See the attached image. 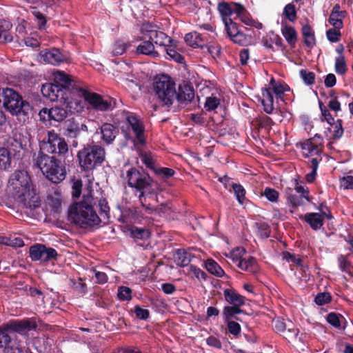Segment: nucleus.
I'll return each instance as SVG.
<instances>
[{
  "label": "nucleus",
  "mask_w": 353,
  "mask_h": 353,
  "mask_svg": "<svg viewBox=\"0 0 353 353\" xmlns=\"http://www.w3.org/2000/svg\"><path fill=\"white\" fill-rule=\"evenodd\" d=\"M126 178L128 185L135 189L136 192L139 193L152 188V185L157 183L148 173L143 169L139 170L134 167L127 171Z\"/></svg>",
  "instance_id": "6e6552de"
},
{
  "label": "nucleus",
  "mask_w": 353,
  "mask_h": 353,
  "mask_svg": "<svg viewBox=\"0 0 353 353\" xmlns=\"http://www.w3.org/2000/svg\"><path fill=\"white\" fill-rule=\"evenodd\" d=\"M220 105V100L215 97H207L205 103V108L207 111L214 110Z\"/></svg>",
  "instance_id": "338daca9"
},
{
  "label": "nucleus",
  "mask_w": 353,
  "mask_h": 353,
  "mask_svg": "<svg viewBox=\"0 0 353 353\" xmlns=\"http://www.w3.org/2000/svg\"><path fill=\"white\" fill-rule=\"evenodd\" d=\"M174 260L179 266H187L191 261V254L183 249H178L174 254Z\"/></svg>",
  "instance_id": "f704fd0d"
},
{
  "label": "nucleus",
  "mask_w": 353,
  "mask_h": 353,
  "mask_svg": "<svg viewBox=\"0 0 353 353\" xmlns=\"http://www.w3.org/2000/svg\"><path fill=\"white\" fill-rule=\"evenodd\" d=\"M301 34L304 39V43L309 48H312L316 43L314 35V31L312 26L309 24L303 26L301 28Z\"/></svg>",
  "instance_id": "2f4dec72"
},
{
  "label": "nucleus",
  "mask_w": 353,
  "mask_h": 353,
  "mask_svg": "<svg viewBox=\"0 0 353 353\" xmlns=\"http://www.w3.org/2000/svg\"><path fill=\"white\" fill-rule=\"evenodd\" d=\"M299 73L301 79L306 85H311L314 83L316 75L313 72L302 69L300 70Z\"/></svg>",
  "instance_id": "bf43d9fd"
},
{
  "label": "nucleus",
  "mask_w": 353,
  "mask_h": 353,
  "mask_svg": "<svg viewBox=\"0 0 353 353\" xmlns=\"http://www.w3.org/2000/svg\"><path fill=\"white\" fill-rule=\"evenodd\" d=\"M262 195L265 196L266 199L271 202H276L279 194L275 189L267 187L265 188Z\"/></svg>",
  "instance_id": "774afa93"
},
{
  "label": "nucleus",
  "mask_w": 353,
  "mask_h": 353,
  "mask_svg": "<svg viewBox=\"0 0 353 353\" xmlns=\"http://www.w3.org/2000/svg\"><path fill=\"white\" fill-rule=\"evenodd\" d=\"M223 296L226 302L230 305H244L245 298L239 294L232 288H227L223 290Z\"/></svg>",
  "instance_id": "bb28decb"
},
{
  "label": "nucleus",
  "mask_w": 353,
  "mask_h": 353,
  "mask_svg": "<svg viewBox=\"0 0 353 353\" xmlns=\"http://www.w3.org/2000/svg\"><path fill=\"white\" fill-rule=\"evenodd\" d=\"M136 317L139 320H147L150 316V311L147 309L142 308L140 305H137L132 309Z\"/></svg>",
  "instance_id": "680f3d73"
},
{
  "label": "nucleus",
  "mask_w": 353,
  "mask_h": 353,
  "mask_svg": "<svg viewBox=\"0 0 353 353\" xmlns=\"http://www.w3.org/2000/svg\"><path fill=\"white\" fill-rule=\"evenodd\" d=\"M65 56L61 52L59 49L56 48L50 49L46 48V63L57 65L65 62Z\"/></svg>",
  "instance_id": "a878e982"
},
{
  "label": "nucleus",
  "mask_w": 353,
  "mask_h": 353,
  "mask_svg": "<svg viewBox=\"0 0 353 353\" xmlns=\"http://www.w3.org/2000/svg\"><path fill=\"white\" fill-rule=\"evenodd\" d=\"M47 151L52 154H65L68 151V146L63 138L54 131L48 132Z\"/></svg>",
  "instance_id": "dca6fc26"
},
{
  "label": "nucleus",
  "mask_w": 353,
  "mask_h": 353,
  "mask_svg": "<svg viewBox=\"0 0 353 353\" xmlns=\"http://www.w3.org/2000/svg\"><path fill=\"white\" fill-rule=\"evenodd\" d=\"M299 145L303 157H309L316 155L318 156V158L321 157L320 155L323 150V139L319 134H316L314 137L300 143ZM296 145L298 146L299 144Z\"/></svg>",
  "instance_id": "4468645a"
},
{
  "label": "nucleus",
  "mask_w": 353,
  "mask_h": 353,
  "mask_svg": "<svg viewBox=\"0 0 353 353\" xmlns=\"http://www.w3.org/2000/svg\"><path fill=\"white\" fill-rule=\"evenodd\" d=\"M158 184L141 192L138 196L139 201L148 214H152L158 210Z\"/></svg>",
  "instance_id": "9b49d317"
},
{
  "label": "nucleus",
  "mask_w": 353,
  "mask_h": 353,
  "mask_svg": "<svg viewBox=\"0 0 353 353\" xmlns=\"http://www.w3.org/2000/svg\"><path fill=\"white\" fill-rule=\"evenodd\" d=\"M152 41L153 42V44L155 43L156 45L164 46L165 48L168 46H173L174 43H177L176 40L172 39L165 33L159 30L157 33H155L154 40H152Z\"/></svg>",
  "instance_id": "58836bf2"
},
{
  "label": "nucleus",
  "mask_w": 353,
  "mask_h": 353,
  "mask_svg": "<svg viewBox=\"0 0 353 353\" xmlns=\"http://www.w3.org/2000/svg\"><path fill=\"white\" fill-rule=\"evenodd\" d=\"M37 327V324L34 319H12L1 325L0 330L10 335H15V333L23 335L36 330Z\"/></svg>",
  "instance_id": "9d476101"
},
{
  "label": "nucleus",
  "mask_w": 353,
  "mask_h": 353,
  "mask_svg": "<svg viewBox=\"0 0 353 353\" xmlns=\"http://www.w3.org/2000/svg\"><path fill=\"white\" fill-rule=\"evenodd\" d=\"M12 24L9 21H0V43L11 42L13 39L10 30Z\"/></svg>",
  "instance_id": "c9c22d12"
},
{
  "label": "nucleus",
  "mask_w": 353,
  "mask_h": 353,
  "mask_svg": "<svg viewBox=\"0 0 353 353\" xmlns=\"http://www.w3.org/2000/svg\"><path fill=\"white\" fill-rule=\"evenodd\" d=\"M66 128V136L71 138L77 137L81 132L88 131V127L86 125L81 122V119L71 118L65 121Z\"/></svg>",
  "instance_id": "aec40b11"
},
{
  "label": "nucleus",
  "mask_w": 353,
  "mask_h": 353,
  "mask_svg": "<svg viewBox=\"0 0 353 353\" xmlns=\"http://www.w3.org/2000/svg\"><path fill=\"white\" fill-rule=\"evenodd\" d=\"M194 90L193 87L188 83L179 85L178 91L176 90L175 99L179 103H188L194 99Z\"/></svg>",
  "instance_id": "4be33fe9"
},
{
  "label": "nucleus",
  "mask_w": 353,
  "mask_h": 353,
  "mask_svg": "<svg viewBox=\"0 0 353 353\" xmlns=\"http://www.w3.org/2000/svg\"><path fill=\"white\" fill-rule=\"evenodd\" d=\"M81 169L89 172L101 166L105 159V149L94 141L84 145L77 154Z\"/></svg>",
  "instance_id": "20e7f679"
},
{
  "label": "nucleus",
  "mask_w": 353,
  "mask_h": 353,
  "mask_svg": "<svg viewBox=\"0 0 353 353\" xmlns=\"http://www.w3.org/2000/svg\"><path fill=\"white\" fill-rule=\"evenodd\" d=\"M99 207L100 210V214L103 219H107L110 217V207L108 205L106 199L102 198L99 200Z\"/></svg>",
  "instance_id": "0e129e2a"
},
{
  "label": "nucleus",
  "mask_w": 353,
  "mask_h": 353,
  "mask_svg": "<svg viewBox=\"0 0 353 353\" xmlns=\"http://www.w3.org/2000/svg\"><path fill=\"white\" fill-rule=\"evenodd\" d=\"M331 128L330 130L333 131V138L334 139H339L342 137L343 134V128L342 127V121L341 119H338L336 122L334 121L332 124H330Z\"/></svg>",
  "instance_id": "052dcab7"
},
{
  "label": "nucleus",
  "mask_w": 353,
  "mask_h": 353,
  "mask_svg": "<svg viewBox=\"0 0 353 353\" xmlns=\"http://www.w3.org/2000/svg\"><path fill=\"white\" fill-rule=\"evenodd\" d=\"M232 188L234 192V194L238 201L239 203L241 205L244 204L245 201L246 200L245 194L246 190L243 188L242 185L240 183H233L232 184Z\"/></svg>",
  "instance_id": "49530a36"
},
{
  "label": "nucleus",
  "mask_w": 353,
  "mask_h": 353,
  "mask_svg": "<svg viewBox=\"0 0 353 353\" xmlns=\"http://www.w3.org/2000/svg\"><path fill=\"white\" fill-rule=\"evenodd\" d=\"M283 258L288 262L291 261L299 267H303V260L299 255L291 254L290 252L285 251L283 252Z\"/></svg>",
  "instance_id": "69168bd1"
},
{
  "label": "nucleus",
  "mask_w": 353,
  "mask_h": 353,
  "mask_svg": "<svg viewBox=\"0 0 353 353\" xmlns=\"http://www.w3.org/2000/svg\"><path fill=\"white\" fill-rule=\"evenodd\" d=\"M227 324V330L228 332L233 335L234 337L237 338L241 333V327L239 323L235 321H225Z\"/></svg>",
  "instance_id": "5fc2aeb1"
},
{
  "label": "nucleus",
  "mask_w": 353,
  "mask_h": 353,
  "mask_svg": "<svg viewBox=\"0 0 353 353\" xmlns=\"http://www.w3.org/2000/svg\"><path fill=\"white\" fill-rule=\"evenodd\" d=\"M59 0H46V21H47V18H52L54 16V12H56L57 3Z\"/></svg>",
  "instance_id": "13d9d810"
},
{
  "label": "nucleus",
  "mask_w": 353,
  "mask_h": 353,
  "mask_svg": "<svg viewBox=\"0 0 353 353\" xmlns=\"http://www.w3.org/2000/svg\"><path fill=\"white\" fill-rule=\"evenodd\" d=\"M348 255L340 254L338 256L339 268L342 272L347 273L350 276L353 277L351 269L353 268L352 263L347 260Z\"/></svg>",
  "instance_id": "a18cd8bd"
},
{
  "label": "nucleus",
  "mask_w": 353,
  "mask_h": 353,
  "mask_svg": "<svg viewBox=\"0 0 353 353\" xmlns=\"http://www.w3.org/2000/svg\"><path fill=\"white\" fill-rule=\"evenodd\" d=\"M281 33L288 43L294 47L297 41V33L294 28L289 26H282Z\"/></svg>",
  "instance_id": "e433bc0d"
},
{
  "label": "nucleus",
  "mask_w": 353,
  "mask_h": 353,
  "mask_svg": "<svg viewBox=\"0 0 353 353\" xmlns=\"http://www.w3.org/2000/svg\"><path fill=\"white\" fill-rule=\"evenodd\" d=\"M95 204V199L92 195H83L81 201L70 207L69 216L76 225L82 228L98 225L101 220L94 209Z\"/></svg>",
  "instance_id": "7ed1b4c3"
},
{
  "label": "nucleus",
  "mask_w": 353,
  "mask_h": 353,
  "mask_svg": "<svg viewBox=\"0 0 353 353\" xmlns=\"http://www.w3.org/2000/svg\"><path fill=\"white\" fill-rule=\"evenodd\" d=\"M332 301V296L329 292H319L315 298L314 302L318 305H323Z\"/></svg>",
  "instance_id": "4d7b16f0"
},
{
  "label": "nucleus",
  "mask_w": 353,
  "mask_h": 353,
  "mask_svg": "<svg viewBox=\"0 0 353 353\" xmlns=\"http://www.w3.org/2000/svg\"><path fill=\"white\" fill-rule=\"evenodd\" d=\"M130 236L134 239L137 245L146 248L148 243L146 241L150 239L151 232L145 228L132 226L130 230Z\"/></svg>",
  "instance_id": "412c9836"
},
{
  "label": "nucleus",
  "mask_w": 353,
  "mask_h": 353,
  "mask_svg": "<svg viewBox=\"0 0 353 353\" xmlns=\"http://www.w3.org/2000/svg\"><path fill=\"white\" fill-rule=\"evenodd\" d=\"M44 145V139L39 141L40 150L37 155L35 153L33 155L32 168L36 174L44 175L43 161L44 160V153L42 150V147Z\"/></svg>",
  "instance_id": "cd10ccee"
},
{
  "label": "nucleus",
  "mask_w": 353,
  "mask_h": 353,
  "mask_svg": "<svg viewBox=\"0 0 353 353\" xmlns=\"http://www.w3.org/2000/svg\"><path fill=\"white\" fill-rule=\"evenodd\" d=\"M46 179L54 184L62 182L66 176L65 167L59 159L55 157H48L46 154Z\"/></svg>",
  "instance_id": "1a4fd4ad"
},
{
  "label": "nucleus",
  "mask_w": 353,
  "mask_h": 353,
  "mask_svg": "<svg viewBox=\"0 0 353 353\" xmlns=\"http://www.w3.org/2000/svg\"><path fill=\"white\" fill-rule=\"evenodd\" d=\"M257 229V235L261 239H268L270 236V228L265 222H260L255 223Z\"/></svg>",
  "instance_id": "864d4df0"
},
{
  "label": "nucleus",
  "mask_w": 353,
  "mask_h": 353,
  "mask_svg": "<svg viewBox=\"0 0 353 353\" xmlns=\"http://www.w3.org/2000/svg\"><path fill=\"white\" fill-rule=\"evenodd\" d=\"M11 154L4 147H0V170H8L11 167Z\"/></svg>",
  "instance_id": "a19ab883"
},
{
  "label": "nucleus",
  "mask_w": 353,
  "mask_h": 353,
  "mask_svg": "<svg viewBox=\"0 0 353 353\" xmlns=\"http://www.w3.org/2000/svg\"><path fill=\"white\" fill-rule=\"evenodd\" d=\"M254 122L259 129L264 128L268 130H270L272 125L274 124L273 120L265 114L259 115L255 119Z\"/></svg>",
  "instance_id": "c03bdc74"
},
{
  "label": "nucleus",
  "mask_w": 353,
  "mask_h": 353,
  "mask_svg": "<svg viewBox=\"0 0 353 353\" xmlns=\"http://www.w3.org/2000/svg\"><path fill=\"white\" fill-rule=\"evenodd\" d=\"M0 350L3 353H23L20 341L16 335L0 330Z\"/></svg>",
  "instance_id": "2eb2a0df"
},
{
  "label": "nucleus",
  "mask_w": 353,
  "mask_h": 353,
  "mask_svg": "<svg viewBox=\"0 0 353 353\" xmlns=\"http://www.w3.org/2000/svg\"><path fill=\"white\" fill-rule=\"evenodd\" d=\"M118 298L121 301H130L132 299V290L125 286H121L118 289Z\"/></svg>",
  "instance_id": "e2e57ef3"
},
{
  "label": "nucleus",
  "mask_w": 353,
  "mask_h": 353,
  "mask_svg": "<svg viewBox=\"0 0 353 353\" xmlns=\"http://www.w3.org/2000/svg\"><path fill=\"white\" fill-rule=\"evenodd\" d=\"M322 160V158L314 157L312 158L310 161V167L312 169L311 172L308 173L305 176L306 181L308 183H313L316 179V176L317 174V169L319 168V164L320 161Z\"/></svg>",
  "instance_id": "37998d69"
},
{
  "label": "nucleus",
  "mask_w": 353,
  "mask_h": 353,
  "mask_svg": "<svg viewBox=\"0 0 353 353\" xmlns=\"http://www.w3.org/2000/svg\"><path fill=\"white\" fill-rule=\"evenodd\" d=\"M46 114H48L50 121L61 122L67 117L68 110L59 106L52 107L48 110L46 108Z\"/></svg>",
  "instance_id": "7c9ffc66"
},
{
  "label": "nucleus",
  "mask_w": 353,
  "mask_h": 353,
  "mask_svg": "<svg viewBox=\"0 0 353 353\" xmlns=\"http://www.w3.org/2000/svg\"><path fill=\"white\" fill-rule=\"evenodd\" d=\"M205 268L208 272L217 277H222L225 274L222 268L212 259H208L205 261Z\"/></svg>",
  "instance_id": "ea45409f"
},
{
  "label": "nucleus",
  "mask_w": 353,
  "mask_h": 353,
  "mask_svg": "<svg viewBox=\"0 0 353 353\" xmlns=\"http://www.w3.org/2000/svg\"><path fill=\"white\" fill-rule=\"evenodd\" d=\"M185 43L193 48L204 49L206 46L205 38L197 32H192L185 35Z\"/></svg>",
  "instance_id": "b1692460"
},
{
  "label": "nucleus",
  "mask_w": 353,
  "mask_h": 353,
  "mask_svg": "<svg viewBox=\"0 0 353 353\" xmlns=\"http://www.w3.org/2000/svg\"><path fill=\"white\" fill-rule=\"evenodd\" d=\"M123 115L134 134L136 141L141 145H145L146 136L143 121L134 113L129 111H123Z\"/></svg>",
  "instance_id": "f8f14e48"
},
{
  "label": "nucleus",
  "mask_w": 353,
  "mask_h": 353,
  "mask_svg": "<svg viewBox=\"0 0 353 353\" xmlns=\"http://www.w3.org/2000/svg\"><path fill=\"white\" fill-rule=\"evenodd\" d=\"M242 305H226L223 307L222 311V315L225 321L232 320L236 316L243 314H247L246 312L241 309Z\"/></svg>",
  "instance_id": "473e14b6"
},
{
  "label": "nucleus",
  "mask_w": 353,
  "mask_h": 353,
  "mask_svg": "<svg viewBox=\"0 0 353 353\" xmlns=\"http://www.w3.org/2000/svg\"><path fill=\"white\" fill-rule=\"evenodd\" d=\"M287 85H283L281 83H276L274 78L270 81V87L262 89L261 103L263 106V110L267 114H272L274 110V97L276 95V99L284 101V93L289 90Z\"/></svg>",
  "instance_id": "0eeeda50"
},
{
  "label": "nucleus",
  "mask_w": 353,
  "mask_h": 353,
  "mask_svg": "<svg viewBox=\"0 0 353 353\" xmlns=\"http://www.w3.org/2000/svg\"><path fill=\"white\" fill-rule=\"evenodd\" d=\"M53 82L46 83V99L51 101H60L66 105L69 111L79 112L83 105L81 98L83 97L91 108L97 112H106L111 109V101L105 100L96 92L83 88L71 76L63 71L52 72Z\"/></svg>",
  "instance_id": "f257e3e1"
},
{
  "label": "nucleus",
  "mask_w": 353,
  "mask_h": 353,
  "mask_svg": "<svg viewBox=\"0 0 353 353\" xmlns=\"http://www.w3.org/2000/svg\"><path fill=\"white\" fill-rule=\"evenodd\" d=\"M7 149L14 157L19 159L21 151L25 150L27 145V138L21 133L15 132L9 137L7 141Z\"/></svg>",
  "instance_id": "a211bd4d"
},
{
  "label": "nucleus",
  "mask_w": 353,
  "mask_h": 353,
  "mask_svg": "<svg viewBox=\"0 0 353 353\" xmlns=\"http://www.w3.org/2000/svg\"><path fill=\"white\" fill-rule=\"evenodd\" d=\"M237 266L241 270L250 272L251 273H256L259 270L257 261L254 256H249L248 258L243 256V259L239 261Z\"/></svg>",
  "instance_id": "c756f323"
},
{
  "label": "nucleus",
  "mask_w": 353,
  "mask_h": 353,
  "mask_svg": "<svg viewBox=\"0 0 353 353\" xmlns=\"http://www.w3.org/2000/svg\"><path fill=\"white\" fill-rule=\"evenodd\" d=\"M300 218L314 230H319L324 224L323 215L317 212H307Z\"/></svg>",
  "instance_id": "393cba45"
},
{
  "label": "nucleus",
  "mask_w": 353,
  "mask_h": 353,
  "mask_svg": "<svg viewBox=\"0 0 353 353\" xmlns=\"http://www.w3.org/2000/svg\"><path fill=\"white\" fill-rule=\"evenodd\" d=\"M12 115L27 114L30 105L22 99V97L12 88L0 89V105Z\"/></svg>",
  "instance_id": "423d86ee"
},
{
  "label": "nucleus",
  "mask_w": 353,
  "mask_h": 353,
  "mask_svg": "<svg viewBox=\"0 0 353 353\" xmlns=\"http://www.w3.org/2000/svg\"><path fill=\"white\" fill-rule=\"evenodd\" d=\"M8 189L14 201L25 208L36 209L41 205L39 196L27 171H14L9 179Z\"/></svg>",
  "instance_id": "f03ea898"
},
{
  "label": "nucleus",
  "mask_w": 353,
  "mask_h": 353,
  "mask_svg": "<svg viewBox=\"0 0 353 353\" xmlns=\"http://www.w3.org/2000/svg\"><path fill=\"white\" fill-rule=\"evenodd\" d=\"M30 257L32 261H39L44 254V244H36L30 248Z\"/></svg>",
  "instance_id": "3c124183"
},
{
  "label": "nucleus",
  "mask_w": 353,
  "mask_h": 353,
  "mask_svg": "<svg viewBox=\"0 0 353 353\" xmlns=\"http://www.w3.org/2000/svg\"><path fill=\"white\" fill-rule=\"evenodd\" d=\"M62 197L59 187L54 188L53 194H48L46 200V222L48 221V212L54 218L61 213Z\"/></svg>",
  "instance_id": "ddd939ff"
},
{
  "label": "nucleus",
  "mask_w": 353,
  "mask_h": 353,
  "mask_svg": "<svg viewBox=\"0 0 353 353\" xmlns=\"http://www.w3.org/2000/svg\"><path fill=\"white\" fill-rule=\"evenodd\" d=\"M283 14L290 22H294L297 19V12L295 5L293 3H290L285 5Z\"/></svg>",
  "instance_id": "8fccbe9b"
},
{
  "label": "nucleus",
  "mask_w": 353,
  "mask_h": 353,
  "mask_svg": "<svg viewBox=\"0 0 353 353\" xmlns=\"http://www.w3.org/2000/svg\"><path fill=\"white\" fill-rule=\"evenodd\" d=\"M236 17L239 18L244 24L250 26V23H252V21L253 19L250 17V13L242 4L236 5Z\"/></svg>",
  "instance_id": "09e8293b"
},
{
  "label": "nucleus",
  "mask_w": 353,
  "mask_h": 353,
  "mask_svg": "<svg viewBox=\"0 0 353 353\" xmlns=\"http://www.w3.org/2000/svg\"><path fill=\"white\" fill-rule=\"evenodd\" d=\"M136 52L137 54L148 55L153 58L157 57L159 55L154 49L153 42L150 40H143V39L142 43L137 47Z\"/></svg>",
  "instance_id": "c85d7f7f"
},
{
  "label": "nucleus",
  "mask_w": 353,
  "mask_h": 353,
  "mask_svg": "<svg viewBox=\"0 0 353 353\" xmlns=\"http://www.w3.org/2000/svg\"><path fill=\"white\" fill-rule=\"evenodd\" d=\"M335 71L339 74H344L347 71V65L343 55H340L335 60Z\"/></svg>",
  "instance_id": "6e6d98bb"
},
{
  "label": "nucleus",
  "mask_w": 353,
  "mask_h": 353,
  "mask_svg": "<svg viewBox=\"0 0 353 353\" xmlns=\"http://www.w3.org/2000/svg\"><path fill=\"white\" fill-rule=\"evenodd\" d=\"M141 160L142 163L150 170L155 172L157 169L159 164L157 163L156 161L153 159L151 154L144 153L141 155Z\"/></svg>",
  "instance_id": "603ef678"
},
{
  "label": "nucleus",
  "mask_w": 353,
  "mask_h": 353,
  "mask_svg": "<svg viewBox=\"0 0 353 353\" xmlns=\"http://www.w3.org/2000/svg\"><path fill=\"white\" fill-rule=\"evenodd\" d=\"M236 5H241V3L235 2L228 3L225 1L219 3L217 10L220 13L225 28L230 26V23H236L234 21L236 18L232 19L231 16L233 14H236Z\"/></svg>",
  "instance_id": "6ab92c4d"
},
{
  "label": "nucleus",
  "mask_w": 353,
  "mask_h": 353,
  "mask_svg": "<svg viewBox=\"0 0 353 353\" xmlns=\"http://www.w3.org/2000/svg\"><path fill=\"white\" fill-rule=\"evenodd\" d=\"M158 31L157 26L150 22L143 23L141 27V32L143 36V39H148L151 41L154 40L155 33H157Z\"/></svg>",
  "instance_id": "4c0bfd02"
},
{
  "label": "nucleus",
  "mask_w": 353,
  "mask_h": 353,
  "mask_svg": "<svg viewBox=\"0 0 353 353\" xmlns=\"http://www.w3.org/2000/svg\"><path fill=\"white\" fill-rule=\"evenodd\" d=\"M153 89L162 106L170 108L176 98V83L168 74L155 77Z\"/></svg>",
  "instance_id": "39448f33"
},
{
  "label": "nucleus",
  "mask_w": 353,
  "mask_h": 353,
  "mask_svg": "<svg viewBox=\"0 0 353 353\" xmlns=\"http://www.w3.org/2000/svg\"><path fill=\"white\" fill-rule=\"evenodd\" d=\"M285 197L288 203L293 208H297L299 206L305 205L304 197L294 193L293 190L291 188L286 190Z\"/></svg>",
  "instance_id": "72a5a7b5"
},
{
  "label": "nucleus",
  "mask_w": 353,
  "mask_h": 353,
  "mask_svg": "<svg viewBox=\"0 0 353 353\" xmlns=\"http://www.w3.org/2000/svg\"><path fill=\"white\" fill-rule=\"evenodd\" d=\"M327 322L330 324L332 327L340 329L341 327L342 321H346L345 317L339 314L336 312H330L326 316Z\"/></svg>",
  "instance_id": "79ce46f5"
},
{
  "label": "nucleus",
  "mask_w": 353,
  "mask_h": 353,
  "mask_svg": "<svg viewBox=\"0 0 353 353\" xmlns=\"http://www.w3.org/2000/svg\"><path fill=\"white\" fill-rule=\"evenodd\" d=\"M177 43H174L173 46H168L165 48L166 54L170 57V60H173L179 63H183L185 62V58L183 55L179 53L175 47Z\"/></svg>",
  "instance_id": "de8ad7c7"
},
{
  "label": "nucleus",
  "mask_w": 353,
  "mask_h": 353,
  "mask_svg": "<svg viewBox=\"0 0 353 353\" xmlns=\"http://www.w3.org/2000/svg\"><path fill=\"white\" fill-rule=\"evenodd\" d=\"M237 23H230V26L225 28V32L230 39L239 46H246L250 43L252 36L245 34L240 30Z\"/></svg>",
  "instance_id": "f3484780"
},
{
  "label": "nucleus",
  "mask_w": 353,
  "mask_h": 353,
  "mask_svg": "<svg viewBox=\"0 0 353 353\" xmlns=\"http://www.w3.org/2000/svg\"><path fill=\"white\" fill-rule=\"evenodd\" d=\"M101 139L106 144L110 145L113 143L118 135L119 128L113 124L105 123L101 126Z\"/></svg>",
  "instance_id": "5701e85b"
}]
</instances>
